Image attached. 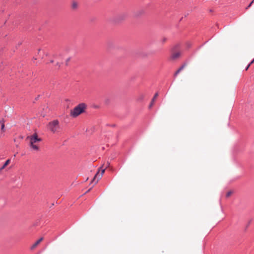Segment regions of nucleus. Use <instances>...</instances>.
<instances>
[{
	"label": "nucleus",
	"instance_id": "1",
	"mask_svg": "<svg viewBox=\"0 0 254 254\" xmlns=\"http://www.w3.org/2000/svg\"><path fill=\"white\" fill-rule=\"evenodd\" d=\"M86 107V105L84 103L79 104L70 111V115L73 117H77L84 112Z\"/></svg>",
	"mask_w": 254,
	"mask_h": 254
},
{
	"label": "nucleus",
	"instance_id": "2",
	"mask_svg": "<svg viewBox=\"0 0 254 254\" xmlns=\"http://www.w3.org/2000/svg\"><path fill=\"white\" fill-rule=\"evenodd\" d=\"M27 138L30 140V144L33 149L38 151L39 150L38 143L41 141V139L38 137L37 133H34L30 136H28Z\"/></svg>",
	"mask_w": 254,
	"mask_h": 254
},
{
	"label": "nucleus",
	"instance_id": "3",
	"mask_svg": "<svg viewBox=\"0 0 254 254\" xmlns=\"http://www.w3.org/2000/svg\"><path fill=\"white\" fill-rule=\"evenodd\" d=\"M104 165H103L99 169L98 172L95 175L94 178L92 180V183H94L95 184H97L98 181L101 179L102 177L103 174L105 172L106 169L109 167V163H107L106 167L105 168L103 167Z\"/></svg>",
	"mask_w": 254,
	"mask_h": 254
},
{
	"label": "nucleus",
	"instance_id": "4",
	"mask_svg": "<svg viewBox=\"0 0 254 254\" xmlns=\"http://www.w3.org/2000/svg\"><path fill=\"white\" fill-rule=\"evenodd\" d=\"M48 127L53 133L58 131L60 128L59 121L58 120H54L50 122L48 124Z\"/></svg>",
	"mask_w": 254,
	"mask_h": 254
},
{
	"label": "nucleus",
	"instance_id": "5",
	"mask_svg": "<svg viewBox=\"0 0 254 254\" xmlns=\"http://www.w3.org/2000/svg\"><path fill=\"white\" fill-rule=\"evenodd\" d=\"M181 53L180 52H175L172 54L171 56V59L172 60H176L178 58H179L181 56Z\"/></svg>",
	"mask_w": 254,
	"mask_h": 254
},
{
	"label": "nucleus",
	"instance_id": "6",
	"mask_svg": "<svg viewBox=\"0 0 254 254\" xmlns=\"http://www.w3.org/2000/svg\"><path fill=\"white\" fill-rule=\"evenodd\" d=\"M43 238H41L38 240H37L31 247V250H34L35 249L37 246L43 241Z\"/></svg>",
	"mask_w": 254,
	"mask_h": 254
},
{
	"label": "nucleus",
	"instance_id": "7",
	"mask_svg": "<svg viewBox=\"0 0 254 254\" xmlns=\"http://www.w3.org/2000/svg\"><path fill=\"white\" fill-rule=\"evenodd\" d=\"M158 93H156L155 94L153 98H152V101L149 106V108H151L153 106L154 103L156 99L158 97Z\"/></svg>",
	"mask_w": 254,
	"mask_h": 254
},
{
	"label": "nucleus",
	"instance_id": "8",
	"mask_svg": "<svg viewBox=\"0 0 254 254\" xmlns=\"http://www.w3.org/2000/svg\"><path fill=\"white\" fill-rule=\"evenodd\" d=\"M186 64L182 65L174 73V76H176L177 75L186 67Z\"/></svg>",
	"mask_w": 254,
	"mask_h": 254
},
{
	"label": "nucleus",
	"instance_id": "9",
	"mask_svg": "<svg viewBox=\"0 0 254 254\" xmlns=\"http://www.w3.org/2000/svg\"><path fill=\"white\" fill-rule=\"evenodd\" d=\"M10 159H8L5 162L2 166L1 168H0V172L10 163Z\"/></svg>",
	"mask_w": 254,
	"mask_h": 254
},
{
	"label": "nucleus",
	"instance_id": "10",
	"mask_svg": "<svg viewBox=\"0 0 254 254\" xmlns=\"http://www.w3.org/2000/svg\"><path fill=\"white\" fill-rule=\"evenodd\" d=\"M78 7V3L77 2L73 1L72 2L71 7L72 9H76Z\"/></svg>",
	"mask_w": 254,
	"mask_h": 254
},
{
	"label": "nucleus",
	"instance_id": "11",
	"mask_svg": "<svg viewBox=\"0 0 254 254\" xmlns=\"http://www.w3.org/2000/svg\"><path fill=\"white\" fill-rule=\"evenodd\" d=\"M126 17H127V14L125 13L121 14L120 15H119L118 16V18L120 20H124V19H126Z\"/></svg>",
	"mask_w": 254,
	"mask_h": 254
},
{
	"label": "nucleus",
	"instance_id": "12",
	"mask_svg": "<svg viewBox=\"0 0 254 254\" xmlns=\"http://www.w3.org/2000/svg\"><path fill=\"white\" fill-rule=\"evenodd\" d=\"M232 192L231 191H229L228 192H227V194H226V196L227 197H229L231 196V195L232 194Z\"/></svg>",
	"mask_w": 254,
	"mask_h": 254
},
{
	"label": "nucleus",
	"instance_id": "13",
	"mask_svg": "<svg viewBox=\"0 0 254 254\" xmlns=\"http://www.w3.org/2000/svg\"><path fill=\"white\" fill-rule=\"evenodd\" d=\"M1 131H2V132H4V124H2V125L1 126Z\"/></svg>",
	"mask_w": 254,
	"mask_h": 254
},
{
	"label": "nucleus",
	"instance_id": "14",
	"mask_svg": "<svg viewBox=\"0 0 254 254\" xmlns=\"http://www.w3.org/2000/svg\"><path fill=\"white\" fill-rule=\"evenodd\" d=\"M0 124L1 125V126L2 124H4V121L3 119H2V120H0Z\"/></svg>",
	"mask_w": 254,
	"mask_h": 254
},
{
	"label": "nucleus",
	"instance_id": "15",
	"mask_svg": "<svg viewBox=\"0 0 254 254\" xmlns=\"http://www.w3.org/2000/svg\"><path fill=\"white\" fill-rule=\"evenodd\" d=\"M253 1H252L250 4L248 6V7L246 8V9H248L249 7H250L252 5V4H253Z\"/></svg>",
	"mask_w": 254,
	"mask_h": 254
},
{
	"label": "nucleus",
	"instance_id": "16",
	"mask_svg": "<svg viewBox=\"0 0 254 254\" xmlns=\"http://www.w3.org/2000/svg\"><path fill=\"white\" fill-rule=\"evenodd\" d=\"M166 38H163L162 40V42H165L166 41Z\"/></svg>",
	"mask_w": 254,
	"mask_h": 254
},
{
	"label": "nucleus",
	"instance_id": "17",
	"mask_svg": "<svg viewBox=\"0 0 254 254\" xmlns=\"http://www.w3.org/2000/svg\"><path fill=\"white\" fill-rule=\"evenodd\" d=\"M251 64H250V63L249 64V65L247 66V67L246 68V70H247L249 67L251 66Z\"/></svg>",
	"mask_w": 254,
	"mask_h": 254
},
{
	"label": "nucleus",
	"instance_id": "18",
	"mask_svg": "<svg viewBox=\"0 0 254 254\" xmlns=\"http://www.w3.org/2000/svg\"><path fill=\"white\" fill-rule=\"evenodd\" d=\"M253 63H254V59L252 60V61L250 63V64H253Z\"/></svg>",
	"mask_w": 254,
	"mask_h": 254
},
{
	"label": "nucleus",
	"instance_id": "19",
	"mask_svg": "<svg viewBox=\"0 0 254 254\" xmlns=\"http://www.w3.org/2000/svg\"><path fill=\"white\" fill-rule=\"evenodd\" d=\"M51 63H53V60L51 61Z\"/></svg>",
	"mask_w": 254,
	"mask_h": 254
},
{
	"label": "nucleus",
	"instance_id": "20",
	"mask_svg": "<svg viewBox=\"0 0 254 254\" xmlns=\"http://www.w3.org/2000/svg\"><path fill=\"white\" fill-rule=\"evenodd\" d=\"M252 1H253V2H254V0H253Z\"/></svg>",
	"mask_w": 254,
	"mask_h": 254
}]
</instances>
